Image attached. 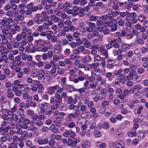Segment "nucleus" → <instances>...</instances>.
Segmentation results:
<instances>
[{
	"mask_svg": "<svg viewBox=\"0 0 148 148\" xmlns=\"http://www.w3.org/2000/svg\"><path fill=\"white\" fill-rule=\"evenodd\" d=\"M26 8L27 10L26 11L24 9L20 10L21 14L23 15L25 14L26 15L30 16L32 15V12H36L38 10H41L42 9V7L40 5L34 6V3L31 2L27 5Z\"/></svg>",
	"mask_w": 148,
	"mask_h": 148,
	"instance_id": "obj_1",
	"label": "nucleus"
},
{
	"mask_svg": "<svg viewBox=\"0 0 148 148\" xmlns=\"http://www.w3.org/2000/svg\"><path fill=\"white\" fill-rule=\"evenodd\" d=\"M80 113V110L79 109H77L74 113L69 114L67 116L65 117V120L66 122H68L71 121L72 120V118L75 119L78 117Z\"/></svg>",
	"mask_w": 148,
	"mask_h": 148,
	"instance_id": "obj_2",
	"label": "nucleus"
},
{
	"mask_svg": "<svg viewBox=\"0 0 148 148\" xmlns=\"http://www.w3.org/2000/svg\"><path fill=\"white\" fill-rule=\"evenodd\" d=\"M62 101V98L60 95L59 94H55L54 97H51L49 103L50 104L56 103L60 105Z\"/></svg>",
	"mask_w": 148,
	"mask_h": 148,
	"instance_id": "obj_3",
	"label": "nucleus"
},
{
	"mask_svg": "<svg viewBox=\"0 0 148 148\" xmlns=\"http://www.w3.org/2000/svg\"><path fill=\"white\" fill-rule=\"evenodd\" d=\"M80 141V139L78 137L73 139L70 138L68 139V142L67 143V145L70 146L71 147H75L77 143Z\"/></svg>",
	"mask_w": 148,
	"mask_h": 148,
	"instance_id": "obj_4",
	"label": "nucleus"
},
{
	"mask_svg": "<svg viewBox=\"0 0 148 148\" xmlns=\"http://www.w3.org/2000/svg\"><path fill=\"white\" fill-rule=\"evenodd\" d=\"M34 22L36 24H39L43 22V18L39 14H36L33 18Z\"/></svg>",
	"mask_w": 148,
	"mask_h": 148,
	"instance_id": "obj_5",
	"label": "nucleus"
},
{
	"mask_svg": "<svg viewBox=\"0 0 148 148\" xmlns=\"http://www.w3.org/2000/svg\"><path fill=\"white\" fill-rule=\"evenodd\" d=\"M107 24L110 27V31L111 32H114L116 30L118 26L116 23H114L112 21H110Z\"/></svg>",
	"mask_w": 148,
	"mask_h": 148,
	"instance_id": "obj_6",
	"label": "nucleus"
},
{
	"mask_svg": "<svg viewBox=\"0 0 148 148\" xmlns=\"http://www.w3.org/2000/svg\"><path fill=\"white\" fill-rule=\"evenodd\" d=\"M63 136L66 138L69 137V138H74L76 136L75 133L72 131H65L63 134Z\"/></svg>",
	"mask_w": 148,
	"mask_h": 148,
	"instance_id": "obj_7",
	"label": "nucleus"
},
{
	"mask_svg": "<svg viewBox=\"0 0 148 148\" xmlns=\"http://www.w3.org/2000/svg\"><path fill=\"white\" fill-rule=\"evenodd\" d=\"M1 106L2 110L7 111L9 110L10 108V103L8 101L3 102L1 104Z\"/></svg>",
	"mask_w": 148,
	"mask_h": 148,
	"instance_id": "obj_8",
	"label": "nucleus"
},
{
	"mask_svg": "<svg viewBox=\"0 0 148 148\" xmlns=\"http://www.w3.org/2000/svg\"><path fill=\"white\" fill-rule=\"evenodd\" d=\"M98 51L100 53L101 55L105 56L106 58H108V51L104 48L102 47H99Z\"/></svg>",
	"mask_w": 148,
	"mask_h": 148,
	"instance_id": "obj_9",
	"label": "nucleus"
},
{
	"mask_svg": "<svg viewBox=\"0 0 148 148\" xmlns=\"http://www.w3.org/2000/svg\"><path fill=\"white\" fill-rule=\"evenodd\" d=\"M46 41L41 39H38L35 40L34 44L36 46H43L46 43Z\"/></svg>",
	"mask_w": 148,
	"mask_h": 148,
	"instance_id": "obj_10",
	"label": "nucleus"
},
{
	"mask_svg": "<svg viewBox=\"0 0 148 148\" xmlns=\"http://www.w3.org/2000/svg\"><path fill=\"white\" fill-rule=\"evenodd\" d=\"M80 108V111H86L87 109V106L84 105H83L82 102L79 101L77 105V108L78 109Z\"/></svg>",
	"mask_w": 148,
	"mask_h": 148,
	"instance_id": "obj_11",
	"label": "nucleus"
},
{
	"mask_svg": "<svg viewBox=\"0 0 148 148\" xmlns=\"http://www.w3.org/2000/svg\"><path fill=\"white\" fill-rule=\"evenodd\" d=\"M127 60H128L130 59L131 58H132V59L130 60V63H132L135 61V58L133 56V52L132 51H130L128 52L127 53Z\"/></svg>",
	"mask_w": 148,
	"mask_h": 148,
	"instance_id": "obj_12",
	"label": "nucleus"
},
{
	"mask_svg": "<svg viewBox=\"0 0 148 148\" xmlns=\"http://www.w3.org/2000/svg\"><path fill=\"white\" fill-rule=\"evenodd\" d=\"M58 86L56 85L53 86L49 87L48 88V93L50 95L53 94L56 90L57 89Z\"/></svg>",
	"mask_w": 148,
	"mask_h": 148,
	"instance_id": "obj_13",
	"label": "nucleus"
},
{
	"mask_svg": "<svg viewBox=\"0 0 148 148\" xmlns=\"http://www.w3.org/2000/svg\"><path fill=\"white\" fill-rule=\"evenodd\" d=\"M82 43L85 47L87 48L89 47L91 44V42L85 38H83L82 39Z\"/></svg>",
	"mask_w": 148,
	"mask_h": 148,
	"instance_id": "obj_14",
	"label": "nucleus"
},
{
	"mask_svg": "<svg viewBox=\"0 0 148 148\" xmlns=\"http://www.w3.org/2000/svg\"><path fill=\"white\" fill-rule=\"evenodd\" d=\"M37 142L40 145H45L48 143V140L47 138L42 139L38 138H37Z\"/></svg>",
	"mask_w": 148,
	"mask_h": 148,
	"instance_id": "obj_15",
	"label": "nucleus"
},
{
	"mask_svg": "<svg viewBox=\"0 0 148 148\" xmlns=\"http://www.w3.org/2000/svg\"><path fill=\"white\" fill-rule=\"evenodd\" d=\"M91 60V58L90 56L88 55H87L82 58L81 61L83 63L85 64L90 62Z\"/></svg>",
	"mask_w": 148,
	"mask_h": 148,
	"instance_id": "obj_16",
	"label": "nucleus"
},
{
	"mask_svg": "<svg viewBox=\"0 0 148 148\" xmlns=\"http://www.w3.org/2000/svg\"><path fill=\"white\" fill-rule=\"evenodd\" d=\"M2 56L0 57V63L3 62L5 63H7L8 58L6 55H3V52L1 53Z\"/></svg>",
	"mask_w": 148,
	"mask_h": 148,
	"instance_id": "obj_17",
	"label": "nucleus"
},
{
	"mask_svg": "<svg viewBox=\"0 0 148 148\" xmlns=\"http://www.w3.org/2000/svg\"><path fill=\"white\" fill-rule=\"evenodd\" d=\"M50 19L55 23L59 22L60 20V18L55 14H52L50 17Z\"/></svg>",
	"mask_w": 148,
	"mask_h": 148,
	"instance_id": "obj_18",
	"label": "nucleus"
},
{
	"mask_svg": "<svg viewBox=\"0 0 148 148\" xmlns=\"http://www.w3.org/2000/svg\"><path fill=\"white\" fill-rule=\"evenodd\" d=\"M75 88L71 85L67 84L66 86V90L67 91L71 92L73 91H75Z\"/></svg>",
	"mask_w": 148,
	"mask_h": 148,
	"instance_id": "obj_19",
	"label": "nucleus"
},
{
	"mask_svg": "<svg viewBox=\"0 0 148 148\" xmlns=\"http://www.w3.org/2000/svg\"><path fill=\"white\" fill-rule=\"evenodd\" d=\"M0 36L1 38L2 43L4 45L7 44L8 41L6 37V36L2 34H1Z\"/></svg>",
	"mask_w": 148,
	"mask_h": 148,
	"instance_id": "obj_20",
	"label": "nucleus"
},
{
	"mask_svg": "<svg viewBox=\"0 0 148 148\" xmlns=\"http://www.w3.org/2000/svg\"><path fill=\"white\" fill-rule=\"evenodd\" d=\"M15 16L16 17L17 19L20 21L23 20L24 18V16L22 15H19L18 12H14Z\"/></svg>",
	"mask_w": 148,
	"mask_h": 148,
	"instance_id": "obj_21",
	"label": "nucleus"
},
{
	"mask_svg": "<svg viewBox=\"0 0 148 148\" xmlns=\"http://www.w3.org/2000/svg\"><path fill=\"white\" fill-rule=\"evenodd\" d=\"M132 44V43L130 44H128L126 43H123L121 45V48L123 49H129L130 47Z\"/></svg>",
	"mask_w": 148,
	"mask_h": 148,
	"instance_id": "obj_22",
	"label": "nucleus"
},
{
	"mask_svg": "<svg viewBox=\"0 0 148 148\" xmlns=\"http://www.w3.org/2000/svg\"><path fill=\"white\" fill-rule=\"evenodd\" d=\"M64 61L65 64H66L68 65V67H70L72 66L73 65V63L71 61L70 59L69 58H66L64 59Z\"/></svg>",
	"mask_w": 148,
	"mask_h": 148,
	"instance_id": "obj_23",
	"label": "nucleus"
},
{
	"mask_svg": "<svg viewBox=\"0 0 148 148\" xmlns=\"http://www.w3.org/2000/svg\"><path fill=\"white\" fill-rule=\"evenodd\" d=\"M99 64V63L97 62L92 64V66L93 67V69H94L95 71H96V70L97 71L96 72H97L99 71H100L99 68L98 67Z\"/></svg>",
	"mask_w": 148,
	"mask_h": 148,
	"instance_id": "obj_24",
	"label": "nucleus"
},
{
	"mask_svg": "<svg viewBox=\"0 0 148 148\" xmlns=\"http://www.w3.org/2000/svg\"><path fill=\"white\" fill-rule=\"evenodd\" d=\"M49 104V103L46 102L40 103L38 104V106L39 107H41L43 108H47Z\"/></svg>",
	"mask_w": 148,
	"mask_h": 148,
	"instance_id": "obj_25",
	"label": "nucleus"
},
{
	"mask_svg": "<svg viewBox=\"0 0 148 148\" xmlns=\"http://www.w3.org/2000/svg\"><path fill=\"white\" fill-rule=\"evenodd\" d=\"M117 39L114 38V40L112 42V46L116 49L119 48L120 47L119 45L117 42Z\"/></svg>",
	"mask_w": 148,
	"mask_h": 148,
	"instance_id": "obj_26",
	"label": "nucleus"
},
{
	"mask_svg": "<svg viewBox=\"0 0 148 148\" xmlns=\"http://www.w3.org/2000/svg\"><path fill=\"white\" fill-rule=\"evenodd\" d=\"M125 76L124 75H121L120 76H119L118 78V81L120 82L121 84L124 83V79L125 77Z\"/></svg>",
	"mask_w": 148,
	"mask_h": 148,
	"instance_id": "obj_27",
	"label": "nucleus"
},
{
	"mask_svg": "<svg viewBox=\"0 0 148 148\" xmlns=\"http://www.w3.org/2000/svg\"><path fill=\"white\" fill-rule=\"evenodd\" d=\"M53 32L51 30H49L47 31L46 32V37L49 40L50 39V38L52 36V34Z\"/></svg>",
	"mask_w": 148,
	"mask_h": 148,
	"instance_id": "obj_28",
	"label": "nucleus"
},
{
	"mask_svg": "<svg viewBox=\"0 0 148 148\" xmlns=\"http://www.w3.org/2000/svg\"><path fill=\"white\" fill-rule=\"evenodd\" d=\"M50 138H54L57 140H60L61 138V136L59 135H56L54 134H52L50 136Z\"/></svg>",
	"mask_w": 148,
	"mask_h": 148,
	"instance_id": "obj_29",
	"label": "nucleus"
},
{
	"mask_svg": "<svg viewBox=\"0 0 148 148\" xmlns=\"http://www.w3.org/2000/svg\"><path fill=\"white\" fill-rule=\"evenodd\" d=\"M37 71L36 69H34L32 70L31 76L33 78L36 77L37 76Z\"/></svg>",
	"mask_w": 148,
	"mask_h": 148,
	"instance_id": "obj_30",
	"label": "nucleus"
},
{
	"mask_svg": "<svg viewBox=\"0 0 148 148\" xmlns=\"http://www.w3.org/2000/svg\"><path fill=\"white\" fill-rule=\"evenodd\" d=\"M37 129V127L34 124H31L29 126L28 130L31 132L36 131Z\"/></svg>",
	"mask_w": 148,
	"mask_h": 148,
	"instance_id": "obj_31",
	"label": "nucleus"
},
{
	"mask_svg": "<svg viewBox=\"0 0 148 148\" xmlns=\"http://www.w3.org/2000/svg\"><path fill=\"white\" fill-rule=\"evenodd\" d=\"M34 123L35 125L38 127H42L43 125L42 121L39 120H36L35 121Z\"/></svg>",
	"mask_w": 148,
	"mask_h": 148,
	"instance_id": "obj_32",
	"label": "nucleus"
},
{
	"mask_svg": "<svg viewBox=\"0 0 148 148\" xmlns=\"http://www.w3.org/2000/svg\"><path fill=\"white\" fill-rule=\"evenodd\" d=\"M6 96L9 99H12L14 97V94L12 92H8L7 93H6Z\"/></svg>",
	"mask_w": 148,
	"mask_h": 148,
	"instance_id": "obj_33",
	"label": "nucleus"
},
{
	"mask_svg": "<svg viewBox=\"0 0 148 148\" xmlns=\"http://www.w3.org/2000/svg\"><path fill=\"white\" fill-rule=\"evenodd\" d=\"M101 18L103 20L106 21L107 19H108L110 20H112V16H109L108 14H105L101 17Z\"/></svg>",
	"mask_w": 148,
	"mask_h": 148,
	"instance_id": "obj_34",
	"label": "nucleus"
},
{
	"mask_svg": "<svg viewBox=\"0 0 148 148\" xmlns=\"http://www.w3.org/2000/svg\"><path fill=\"white\" fill-rule=\"evenodd\" d=\"M80 56L77 55H75L74 54H72L69 56V59L72 60H74L77 59H79Z\"/></svg>",
	"mask_w": 148,
	"mask_h": 148,
	"instance_id": "obj_35",
	"label": "nucleus"
},
{
	"mask_svg": "<svg viewBox=\"0 0 148 148\" xmlns=\"http://www.w3.org/2000/svg\"><path fill=\"white\" fill-rule=\"evenodd\" d=\"M14 12L13 10H10L6 13L5 15L9 17H12Z\"/></svg>",
	"mask_w": 148,
	"mask_h": 148,
	"instance_id": "obj_36",
	"label": "nucleus"
},
{
	"mask_svg": "<svg viewBox=\"0 0 148 148\" xmlns=\"http://www.w3.org/2000/svg\"><path fill=\"white\" fill-rule=\"evenodd\" d=\"M117 24L120 27H124V25L125 24V21L121 19H119L117 21Z\"/></svg>",
	"mask_w": 148,
	"mask_h": 148,
	"instance_id": "obj_37",
	"label": "nucleus"
},
{
	"mask_svg": "<svg viewBox=\"0 0 148 148\" xmlns=\"http://www.w3.org/2000/svg\"><path fill=\"white\" fill-rule=\"evenodd\" d=\"M112 73L111 72H106L105 73V76L107 78H108L109 81H111L112 79L111 77L112 75Z\"/></svg>",
	"mask_w": 148,
	"mask_h": 148,
	"instance_id": "obj_38",
	"label": "nucleus"
},
{
	"mask_svg": "<svg viewBox=\"0 0 148 148\" xmlns=\"http://www.w3.org/2000/svg\"><path fill=\"white\" fill-rule=\"evenodd\" d=\"M96 145L97 146H99L100 148H105L106 146V145L105 143H101L100 142H97Z\"/></svg>",
	"mask_w": 148,
	"mask_h": 148,
	"instance_id": "obj_39",
	"label": "nucleus"
},
{
	"mask_svg": "<svg viewBox=\"0 0 148 148\" xmlns=\"http://www.w3.org/2000/svg\"><path fill=\"white\" fill-rule=\"evenodd\" d=\"M137 74V73L134 70H132L130 71L129 74L130 77H131L132 78H133V76H135Z\"/></svg>",
	"mask_w": 148,
	"mask_h": 148,
	"instance_id": "obj_40",
	"label": "nucleus"
},
{
	"mask_svg": "<svg viewBox=\"0 0 148 148\" xmlns=\"http://www.w3.org/2000/svg\"><path fill=\"white\" fill-rule=\"evenodd\" d=\"M55 48H54V50H56L57 51L58 53H60L61 52V49H62L61 46L59 44H57L55 45Z\"/></svg>",
	"mask_w": 148,
	"mask_h": 148,
	"instance_id": "obj_41",
	"label": "nucleus"
},
{
	"mask_svg": "<svg viewBox=\"0 0 148 148\" xmlns=\"http://www.w3.org/2000/svg\"><path fill=\"white\" fill-rule=\"evenodd\" d=\"M52 104V105L51 106V109L53 110H55L58 109V106L60 105L56 103H54Z\"/></svg>",
	"mask_w": 148,
	"mask_h": 148,
	"instance_id": "obj_42",
	"label": "nucleus"
},
{
	"mask_svg": "<svg viewBox=\"0 0 148 148\" xmlns=\"http://www.w3.org/2000/svg\"><path fill=\"white\" fill-rule=\"evenodd\" d=\"M45 74V73L39 72L37 75L38 79L39 80H42V78H44Z\"/></svg>",
	"mask_w": 148,
	"mask_h": 148,
	"instance_id": "obj_43",
	"label": "nucleus"
},
{
	"mask_svg": "<svg viewBox=\"0 0 148 148\" xmlns=\"http://www.w3.org/2000/svg\"><path fill=\"white\" fill-rule=\"evenodd\" d=\"M93 134L94 135L97 137H100L101 136V132L99 130H95Z\"/></svg>",
	"mask_w": 148,
	"mask_h": 148,
	"instance_id": "obj_44",
	"label": "nucleus"
},
{
	"mask_svg": "<svg viewBox=\"0 0 148 148\" xmlns=\"http://www.w3.org/2000/svg\"><path fill=\"white\" fill-rule=\"evenodd\" d=\"M65 72V70L62 68H58L57 69V72L60 75H62Z\"/></svg>",
	"mask_w": 148,
	"mask_h": 148,
	"instance_id": "obj_45",
	"label": "nucleus"
},
{
	"mask_svg": "<svg viewBox=\"0 0 148 148\" xmlns=\"http://www.w3.org/2000/svg\"><path fill=\"white\" fill-rule=\"evenodd\" d=\"M3 136L1 137L0 139L1 141L3 142H5L7 140V136H8V134H6L5 135L4 134H3Z\"/></svg>",
	"mask_w": 148,
	"mask_h": 148,
	"instance_id": "obj_46",
	"label": "nucleus"
},
{
	"mask_svg": "<svg viewBox=\"0 0 148 148\" xmlns=\"http://www.w3.org/2000/svg\"><path fill=\"white\" fill-rule=\"evenodd\" d=\"M9 129H17L18 128L17 125H16L14 123H13L10 124L9 126Z\"/></svg>",
	"mask_w": 148,
	"mask_h": 148,
	"instance_id": "obj_47",
	"label": "nucleus"
},
{
	"mask_svg": "<svg viewBox=\"0 0 148 148\" xmlns=\"http://www.w3.org/2000/svg\"><path fill=\"white\" fill-rule=\"evenodd\" d=\"M88 17L89 18V20L90 21H95L97 18L96 16L93 15H90V16H88Z\"/></svg>",
	"mask_w": 148,
	"mask_h": 148,
	"instance_id": "obj_48",
	"label": "nucleus"
},
{
	"mask_svg": "<svg viewBox=\"0 0 148 148\" xmlns=\"http://www.w3.org/2000/svg\"><path fill=\"white\" fill-rule=\"evenodd\" d=\"M101 61L100 64L103 68H104L106 64V60L104 58H101Z\"/></svg>",
	"mask_w": 148,
	"mask_h": 148,
	"instance_id": "obj_49",
	"label": "nucleus"
},
{
	"mask_svg": "<svg viewBox=\"0 0 148 148\" xmlns=\"http://www.w3.org/2000/svg\"><path fill=\"white\" fill-rule=\"evenodd\" d=\"M29 64L30 66L34 67L37 65V62L36 61L33 60L30 62Z\"/></svg>",
	"mask_w": 148,
	"mask_h": 148,
	"instance_id": "obj_50",
	"label": "nucleus"
},
{
	"mask_svg": "<svg viewBox=\"0 0 148 148\" xmlns=\"http://www.w3.org/2000/svg\"><path fill=\"white\" fill-rule=\"evenodd\" d=\"M88 26L93 31L95 27V23L92 22H89L88 23Z\"/></svg>",
	"mask_w": 148,
	"mask_h": 148,
	"instance_id": "obj_51",
	"label": "nucleus"
},
{
	"mask_svg": "<svg viewBox=\"0 0 148 148\" xmlns=\"http://www.w3.org/2000/svg\"><path fill=\"white\" fill-rule=\"evenodd\" d=\"M94 61L96 62L97 61H99L101 60V58L100 56L98 55L94 56Z\"/></svg>",
	"mask_w": 148,
	"mask_h": 148,
	"instance_id": "obj_52",
	"label": "nucleus"
},
{
	"mask_svg": "<svg viewBox=\"0 0 148 148\" xmlns=\"http://www.w3.org/2000/svg\"><path fill=\"white\" fill-rule=\"evenodd\" d=\"M50 140L49 142V145L50 146H53L56 142L53 138H50Z\"/></svg>",
	"mask_w": 148,
	"mask_h": 148,
	"instance_id": "obj_53",
	"label": "nucleus"
},
{
	"mask_svg": "<svg viewBox=\"0 0 148 148\" xmlns=\"http://www.w3.org/2000/svg\"><path fill=\"white\" fill-rule=\"evenodd\" d=\"M91 144L90 143L87 144L86 142L83 143L82 145V147L83 148H90V146Z\"/></svg>",
	"mask_w": 148,
	"mask_h": 148,
	"instance_id": "obj_54",
	"label": "nucleus"
},
{
	"mask_svg": "<svg viewBox=\"0 0 148 148\" xmlns=\"http://www.w3.org/2000/svg\"><path fill=\"white\" fill-rule=\"evenodd\" d=\"M138 19L140 22H143L145 21V16L143 14L140 15L138 16Z\"/></svg>",
	"mask_w": 148,
	"mask_h": 148,
	"instance_id": "obj_55",
	"label": "nucleus"
},
{
	"mask_svg": "<svg viewBox=\"0 0 148 148\" xmlns=\"http://www.w3.org/2000/svg\"><path fill=\"white\" fill-rule=\"evenodd\" d=\"M101 127L105 129H107L109 128V124L105 122L102 125Z\"/></svg>",
	"mask_w": 148,
	"mask_h": 148,
	"instance_id": "obj_56",
	"label": "nucleus"
},
{
	"mask_svg": "<svg viewBox=\"0 0 148 148\" xmlns=\"http://www.w3.org/2000/svg\"><path fill=\"white\" fill-rule=\"evenodd\" d=\"M66 37L67 39V40L69 42H71L73 40V37L70 34L66 35Z\"/></svg>",
	"mask_w": 148,
	"mask_h": 148,
	"instance_id": "obj_57",
	"label": "nucleus"
},
{
	"mask_svg": "<svg viewBox=\"0 0 148 148\" xmlns=\"http://www.w3.org/2000/svg\"><path fill=\"white\" fill-rule=\"evenodd\" d=\"M13 46L15 48H17L20 45V43L18 41L14 42L12 43Z\"/></svg>",
	"mask_w": 148,
	"mask_h": 148,
	"instance_id": "obj_58",
	"label": "nucleus"
},
{
	"mask_svg": "<svg viewBox=\"0 0 148 148\" xmlns=\"http://www.w3.org/2000/svg\"><path fill=\"white\" fill-rule=\"evenodd\" d=\"M145 71V70L144 68L142 67H140L138 69L137 71L138 74H140L144 73Z\"/></svg>",
	"mask_w": 148,
	"mask_h": 148,
	"instance_id": "obj_59",
	"label": "nucleus"
},
{
	"mask_svg": "<svg viewBox=\"0 0 148 148\" xmlns=\"http://www.w3.org/2000/svg\"><path fill=\"white\" fill-rule=\"evenodd\" d=\"M10 8L14 12V11H16L17 8V5L15 3H13L10 5Z\"/></svg>",
	"mask_w": 148,
	"mask_h": 148,
	"instance_id": "obj_60",
	"label": "nucleus"
},
{
	"mask_svg": "<svg viewBox=\"0 0 148 148\" xmlns=\"http://www.w3.org/2000/svg\"><path fill=\"white\" fill-rule=\"evenodd\" d=\"M77 107V106L73 104H70L68 106V109L69 110H75V108Z\"/></svg>",
	"mask_w": 148,
	"mask_h": 148,
	"instance_id": "obj_61",
	"label": "nucleus"
},
{
	"mask_svg": "<svg viewBox=\"0 0 148 148\" xmlns=\"http://www.w3.org/2000/svg\"><path fill=\"white\" fill-rule=\"evenodd\" d=\"M67 127L69 128H73L75 126V123L73 122H71L67 124Z\"/></svg>",
	"mask_w": 148,
	"mask_h": 148,
	"instance_id": "obj_62",
	"label": "nucleus"
},
{
	"mask_svg": "<svg viewBox=\"0 0 148 148\" xmlns=\"http://www.w3.org/2000/svg\"><path fill=\"white\" fill-rule=\"evenodd\" d=\"M22 38L21 34H17L15 37V39L18 42L21 41Z\"/></svg>",
	"mask_w": 148,
	"mask_h": 148,
	"instance_id": "obj_63",
	"label": "nucleus"
},
{
	"mask_svg": "<svg viewBox=\"0 0 148 148\" xmlns=\"http://www.w3.org/2000/svg\"><path fill=\"white\" fill-rule=\"evenodd\" d=\"M51 42L53 43H55L57 41V36L55 35H53L50 38Z\"/></svg>",
	"mask_w": 148,
	"mask_h": 148,
	"instance_id": "obj_64",
	"label": "nucleus"
}]
</instances>
